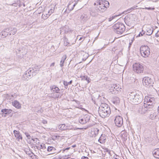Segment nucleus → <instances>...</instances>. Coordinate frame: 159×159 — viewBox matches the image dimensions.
<instances>
[{
  "instance_id": "obj_62",
  "label": "nucleus",
  "mask_w": 159,
  "mask_h": 159,
  "mask_svg": "<svg viewBox=\"0 0 159 159\" xmlns=\"http://www.w3.org/2000/svg\"><path fill=\"white\" fill-rule=\"evenodd\" d=\"M70 148H67L64 151H65L66 150H68L70 149Z\"/></svg>"
},
{
  "instance_id": "obj_53",
  "label": "nucleus",
  "mask_w": 159,
  "mask_h": 159,
  "mask_svg": "<svg viewBox=\"0 0 159 159\" xmlns=\"http://www.w3.org/2000/svg\"><path fill=\"white\" fill-rule=\"evenodd\" d=\"M132 42H129V48L131 46V44L132 43Z\"/></svg>"
},
{
  "instance_id": "obj_32",
  "label": "nucleus",
  "mask_w": 159,
  "mask_h": 159,
  "mask_svg": "<svg viewBox=\"0 0 159 159\" xmlns=\"http://www.w3.org/2000/svg\"><path fill=\"white\" fill-rule=\"evenodd\" d=\"M82 80H86L88 82V83H89L90 82V79L89 78H88V76L87 75H84L83 76H82Z\"/></svg>"
},
{
  "instance_id": "obj_22",
  "label": "nucleus",
  "mask_w": 159,
  "mask_h": 159,
  "mask_svg": "<svg viewBox=\"0 0 159 159\" xmlns=\"http://www.w3.org/2000/svg\"><path fill=\"white\" fill-rule=\"evenodd\" d=\"M90 14L93 16H96L98 14V11L94 8L91 9L90 11Z\"/></svg>"
},
{
  "instance_id": "obj_15",
  "label": "nucleus",
  "mask_w": 159,
  "mask_h": 159,
  "mask_svg": "<svg viewBox=\"0 0 159 159\" xmlns=\"http://www.w3.org/2000/svg\"><path fill=\"white\" fill-rule=\"evenodd\" d=\"M144 102L148 103H154L155 102V100L153 98L146 97L144 99Z\"/></svg>"
},
{
  "instance_id": "obj_61",
  "label": "nucleus",
  "mask_w": 159,
  "mask_h": 159,
  "mask_svg": "<svg viewBox=\"0 0 159 159\" xmlns=\"http://www.w3.org/2000/svg\"><path fill=\"white\" fill-rule=\"evenodd\" d=\"M39 140L38 139L37 140H36V143H39Z\"/></svg>"
},
{
  "instance_id": "obj_23",
  "label": "nucleus",
  "mask_w": 159,
  "mask_h": 159,
  "mask_svg": "<svg viewBox=\"0 0 159 159\" xmlns=\"http://www.w3.org/2000/svg\"><path fill=\"white\" fill-rule=\"evenodd\" d=\"M12 105L16 108L18 109L20 108L21 107L20 104L16 100H15L12 102Z\"/></svg>"
},
{
  "instance_id": "obj_52",
  "label": "nucleus",
  "mask_w": 159,
  "mask_h": 159,
  "mask_svg": "<svg viewBox=\"0 0 159 159\" xmlns=\"http://www.w3.org/2000/svg\"><path fill=\"white\" fill-rule=\"evenodd\" d=\"M156 36L157 37H159V31H158L157 33L156 34Z\"/></svg>"
},
{
  "instance_id": "obj_43",
  "label": "nucleus",
  "mask_w": 159,
  "mask_h": 159,
  "mask_svg": "<svg viewBox=\"0 0 159 159\" xmlns=\"http://www.w3.org/2000/svg\"><path fill=\"white\" fill-rule=\"evenodd\" d=\"M143 9H148V10H153L155 9L154 7H145L144 8H143Z\"/></svg>"
},
{
  "instance_id": "obj_12",
  "label": "nucleus",
  "mask_w": 159,
  "mask_h": 159,
  "mask_svg": "<svg viewBox=\"0 0 159 159\" xmlns=\"http://www.w3.org/2000/svg\"><path fill=\"white\" fill-rule=\"evenodd\" d=\"M48 152H51L50 154H52L56 153H58L57 150L56 148L52 146H48L47 149Z\"/></svg>"
},
{
  "instance_id": "obj_56",
  "label": "nucleus",
  "mask_w": 159,
  "mask_h": 159,
  "mask_svg": "<svg viewBox=\"0 0 159 159\" xmlns=\"http://www.w3.org/2000/svg\"><path fill=\"white\" fill-rule=\"evenodd\" d=\"M105 151L107 152H109V151L110 150L108 149L107 148L105 149Z\"/></svg>"
},
{
  "instance_id": "obj_17",
  "label": "nucleus",
  "mask_w": 159,
  "mask_h": 159,
  "mask_svg": "<svg viewBox=\"0 0 159 159\" xmlns=\"http://www.w3.org/2000/svg\"><path fill=\"white\" fill-rule=\"evenodd\" d=\"M51 92L52 93H59L60 89L55 85H52L50 87Z\"/></svg>"
},
{
  "instance_id": "obj_47",
  "label": "nucleus",
  "mask_w": 159,
  "mask_h": 159,
  "mask_svg": "<svg viewBox=\"0 0 159 159\" xmlns=\"http://www.w3.org/2000/svg\"><path fill=\"white\" fill-rule=\"evenodd\" d=\"M115 16H112L111 17H110L108 19V21H111L113 19H114Z\"/></svg>"
},
{
  "instance_id": "obj_9",
  "label": "nucleus",
  "mask_w": 159,
  "mask_h": 159,
  "mask_svg": "<svg viewBox=\"0 0 159 159\" xmlns=\"http://www.w3.org/2000/svg\"><path fill=\"white\" fill-rule=\"evenodd\" d=\"M10 30V29L7 28L2 31L0 33V39L5 38L9 34L8 31H9Z\"/></svg>"
},
{
  "instance_id": "obj_36",
  "label": "nucleus",
  "mask_w": 159,
  "mask_h": 159,
  "mask_svg": "<svg viewBox=\"0 0 159 159\" xmlns=\"http://www.w3.org/2000/svg\"><path fill=\"white\" fill-rule=\"evenodd\" d=\"M104 5H105V8H107L109 6V3L108 2V1H104L103 2Z\"/></svg>"
},
{
  "instance_id": "obj_29",
  "label": "nucleus",
  "mask_w": 159,
  "mask_h": 159,
  "mask_svg": "<svg viewBox=\"0 0 159 159\" xmlns=\"http://www.w3.org/2000/svg\"><path fill=\"white\" fill-rule=\"evenodd\" d=\"M58 128L60 130H65L67 129V126L65 124L59 125Z\"/></svg>"
},
{
  "instance_id": "obj_18",
  "label": "nucleus",
  "mask_w": 159,
  "mask_h": 159,
  "mask_svg": "<svg viewBox=\"0 0 159 159\" xmlns=\"http://www.w3.org/2000/svg\"><path fill=\"white\" fill-rule=\"evenodd\" d=\"M152 154L155 158H159V148L155 149L152 151Z\"/></svg>"
},
{
  "instance_id": "obj_31",
  "label": "nucleus",
  "mask_w": 159,
  "mask_h": 159,
  "mask_svg": "<svg viewBox=\"0 0 159 159\" xmlns=\"http://www.w3.org/2000/svg\"><path fill=\"white\" fill-rule=\"evenodd\" d=\"M31 69L30 68L28 70L26 71V72L28 74L30 75H32V77L34 75H36L35 72H34L32 71V70H31Z\"/></svg>"
},
{
  "instance_id": "obj_24",
  "label": "nucleus",
  "mask_w": 159,
  "mask_h": 159,
  "mask_svg": "<svg viewBox=\"0 0 159 159\" xmlns=\"http://www.w3.org/2000/svg\"><path fill=\"white\" fill-rule=\"evenodd\" d=\"M32 77V75L28 74L26 72V71L23 75V80H28Z\"/></svg>"
},
{
  "instance_id": "obj_51",
  "label": "nucleus",
  "mask_w": 159,
  "mask_h": 159,
  "mask_svg": "<svg viewBox=\"0 0 159 159\" xmlns=\"http://www.w3.org/2000/svg\"><path fill=\"white\" fill-rule=\"evenodd\" d=\"M81 159H89V158L87 157L83 156L82 157Z\"/></svg>"
},
{
  "instance_id": "obj_10",
  "label": "nucleus",
  "mask_w": 159,
  "mask_h": 159,
  "mask_svg": "<svg viewBox=\"0 0 159 159\" xmlns=\"http://www.w3.org/2000/svg\"><path fill=\"white\" fill-rule=\"evenodd\" d=\"M69 27L67 25H65V26L62 27L60 28V34H66L68 33L69 31ZM70 31L71 32V30H70Z\"/></svg>"
},
{
  "instance_id": "obj_20",
  "label": "nucleus",
  "mask_w": 159,
  "mask_h": 159,
  "mask_svg": "<svg viewBox=\"0 0 159 159\" xmlns=\"http://www.w3.org/2000/svg\"><path fill=\"white\" fill-rule=\"evenodd\" d=\"M146 34L147 35H151L153 32V28L151 26H148L147 27L146 29Z\"/></svg>"
},
{
  "instance_id": "obj_6",
  "label": "nucleus",
  "mask_w": 159,
  "mask_h": 159,
  "mask_svg": "<svg viewBox=\"0 0 159 159\" xmlns=\"http://www.w3.org/2000/svg\"><path fill=\"white\" fill-rule=\"evenodd\" d=\"M133 68V71L138 74L143 73L144 70L143 65L139 63H135L134 64Z\"/></svg>"
},
{
  "instance_id": "obj_37",
  "label": "nucleus",
  "mask_w": 159,
  "mask_h": 159,
  "mask_svg": "<svg viewBox=\"0 0 159 159\" xmlns=\"http://www.w3.org/2000/svg\"><path fill=\"white\" fill-rule=\"evenodd\" d=\"M148 109V108H147V107H144V105L143 106L141 110V112L142 113H144L145 112L147 111V110Z\"/></svg>"
},
{
  "instance_id": "obj_28",
  "label": "nucleus",
  "mask_w": 159,
  "mask_h": 159,
  "mask_svg": "<svg viewBox=\"0 0 159 159\" xmlns=\"http://www.w3.org/2000/svg\"><path fill=\"white\" fill-rule=\"evenodd\" d=\"M66 58V55H64L61 58V59L60 61V66L62 67L64 65V63L65 61Z\"/></svg>"
},
{
  "instance_id": "obj_55",
  "label": "nucleus",
  "mask_w": 159,
  "mask_h": 159,
  "mask_svg": "<svg viewBox=\"0 0 159 159\" xmlns=\"http://www.w3.org/2000/svg\"><path fill=\"white\" fill-rule=\"evenodd\" d=\"M41 110H38V111H37V112L38 113H42L43 112V110L41 109V108H40Z\"/></svg>"
},
{
  "instance_id": "obj_39",
  "label": "nucleus",
  "mask_w": 159,
  "mask_h": 159,
  "mask_svg": "<svg viewBox=\"0 0 159 159\" xmlns=\"http://www.w3.org/2000/svg\"><path fill=\"white\" fill-rule=\"evenodd\" d=\"M156 114L155 113H153L150 115V118H151L152 120L154 119L156 117Z\"/></svg>"
},
{
  "instance_id": "obj_1",
  "label": "nucleus",
  "mask_w": 159,
  "mask_h": 159,
  "mask_svg": "<svg viewBox=\"0 0 159 159\" xmlns=\"http://www.w3.org/2000/svg\"><path fill=\"white\" fill-rule=\"evenodd\" d=\"M127 97L130 102L132 104L135 105L138 104L140 103L143 99V96L141 93H137L135 92L129 93Z\"/></svg>"
},
{
  "instance_id": "obj_13",
  "label": "nucleus",
  "mask_w": 159,
  "mask_h": 159,
  "mask_svg": "<svg viewBox=\"0 0 159 159\" xmlns=\"http://www.w3.org/2000/svg\"><path fill=\"white\" fill-rule=\"evenodd\" d=\"M99 129L97 128H94L91 130L89 134L90 136L91 137H95L98 134Z\"/></svg>"
},
{
  "instance_id": "obj_26",
  "label": "nucleus",
  "mask_w": 159,
  "mask_h": 159,
  "mask_svg": "<svg viewBox=\"0 0 159 159\" xmlns=\"http://www.w3.org/2000/svg\"><path fill=\"white\" fill-rule=\"evenodd\" d=\"M153 103H148L144 102V107L148 109L152 108L153 107Z\"/></svg>"
},
{
  "instance_id": "obj_63",
  "label": "nucleus",
  "mask_w": 159,
  "mask_h": 159,
  "mask_svg": "<svg viewBox=\"0 0 159 159\" xmlns=\"http://www.w3.org/2000/svg\"><path fill=\"white\" fill-rule=\"evenodd\" d=\"M111 156V151L110 150L109 151V152H107Z\"/></svg>"
},
{
  "instance_id": "obj_46",
  "label": "nucleus",
  "mask_w": 159,
  "mask_h": 159,
  "mask_svg": "<svg viewBox=\"0 0 159 159\" xmlns=\"http://www.w3.org/2000/svg\"><path fill=\"white\" fill-rule=\"evenodd\" d=\"M46 150V146L45 144H43V148L42 149V151L44 152Z\"/></svg>"
},
{
  "instance_id": "obj_4",
  "label": "nucleus",
  "mask_w": 159,
  "mask_h": 159,
  "mask_svg": "<svg viewBox=\"0 0 159 159\" xmlns=\"http://www.w3.org/2000/svg\"><path fill=\"white\" fill-rule=\"evenodd\" d=\"M140 50L141 56L144 57H148L150 55V48L147 45L141 46L140 48Z\"/></svg>"
},
{
  "instance_id": "obj_48",
  "label": "nucleus",
  "mask_w": 159,
  "mask_h": 159,
  "mask_svg": "<svg viewBox=\"0 0 159 159\" xmlns=\"http://www.w3.org/2000/svg\"><path fill=\"white\" fill-rule=\"evenodd\" d=\"M76 4H77V3H75V4H73L72 5L73 7H72L70 9V11H72L74 7H75V5H76Z\"/></svg>"
},
{
  "instance_id": "obj_42",
  "label": "nucleus",
  "mask_w": 159,
  "mask_h": 159,
  "mask_svg": "<svg viewBox=\"0 0 159 159\" xmlns=\"http://www.w3.org/2000/svg\"><path fill=\"white\" fill-rule=\"evenodd\" d=\"M54 8L51 9L48 11V14L51 15L54 11Z\"/></svg>"
},
{
  "instance_id": "obj_8",
  "label": "nucleus",
  "mask_w": 159,
  "mask_h": 159,
  "mask_svg": "<svg viewBox=\"0 0 159 159\" xmlns=\"http://www.w3.org/2000/svg\"><path fill=\"white\" fill-rule=\"evenodd\" d=\"M90 120V117L89 115H85L83 117H80L79 119V122L82 124H84L89 122Z\"/></svg>"
},
{
  "instance_id": "obj_59",
  "label": "nucleus",
  "mask_w": 159,
  "mask_h": 159,
  "mask_svg": "<svg viewBox=\"0 0 159 159\" xmlns=\"http://www.w3.org/2000/svg\"><path fill=\"white\" fill-rule=\"evenodd\" d=\"M134 40V37H133V38H132V39H131L130 40V42H132L133 43Z\"/></svg>"
},
{
  "instance_id": "obj_57",
  "label": "nucleus",
  "mask_w": 159,
  "mask_h": 159,
  "mask_svg": "<svg viewBox=\"0 0 159 159\" xmlns=\"http://www.w3.org/2000/svg\"><path fill=\"white\" fill-rule=\"evenodd\" d=\"M118 157H119V156H117V155H116L115 157H114V159H119L118 158Z\"/></svg>"
},
{
  "instance_id": "obj_64",
  "label": "nucleus",
  "mask_w": 159,
  "mask_h": 159,
  "mask_svg": "<svg viewBox=\"0 0 159 159\" xmlns=\"http://www.w3.org/2000/svg\"><path fill=\"white\" fill-rule=\"evenodd\" d=\"M71 5V3H69L68 6V8H69V7H70V6Z\"/></svg>"
},
{
  "instance_id": "obj_11",
  "label": "nucleus",
  "mask_w": 159,
  "mask_h": 159,
  "mask_svg": "<svg viewBox=\"0 0 159 159\" xmlns=\"http://www.w3.org/2000/svg\"><path fill=\"white\" fill-rule=\"evenodd\" d=\"M97 7L99 11L103 12L105 8V5H104L103 2L102 3L101 2H97Z\"/></svg>"
},
{
  "instance_id": "obj_35",
  "label": "nucleus",
  "mask_w": 159,
  "mask_h": 159,
  "mask_svg": "<svg viewBox=\"0 0 159 159\" xmlns=\"http://www.w3.org/2000/svg\"><path fill=\"white\" fill-rule=\"evenodd\" d=\"M64 45L65 46H68L69 43L68 42V39L66 38H64Z\"/></svg>"
},
{
  "instance_id": "obj_2",
  "label": "nucleus",
  "mask_w": 159,
  "mask_h": 159,
  "mask_svg": "<svg viewBox=\"0 0 159 159\" xmlns=\"http://www.w3.org/2000/svg\"><path fill=\"white\" fill-rule=\"evenodd\" d=\"M111 110L109 106L105 103H102L99 108L98 112L100 116L102 118L109 116Z\"/></svg>"
},
{
  "instance_id": "obj_41",
  "label": "nucleus",
  "mask_w": 159,
  "mask_h": 159,
  "mask_svg": "<svg viewBox=\"0 0 159 159\" xmlns=\"http://www.w3.org/2000/svg\"><path fill=\"white\" fill-rule=\"evenodd\" d=\"M25 134L28 139H30L31 138V136L28 133L26 132Z\"/></svg>"
},
{
  "instance_id": "obj_14",
  "label": "nucleus",
  "mask_w": 159,
  "mask_h": 159,
  "mask_svg": "<svg viewBox=\"0 0 159 159\" xmlns=\"http://www.w3.org/2000/svg\"><path fill=\"white\" fill-rule=\"evenodd\" d=\"M15 137L16 138L17 140L19 141L20 139L22 140V137L21 134L19 131L14 130L13 131Z\"/></svg>"
},
{
  "instance_id": "obj_19",
  "label": "nucleus",
  "mask_w": 159,
  "mask_h": 159,
  "mask_svg": "<svg viewBox=\"0 0 159 159\" xmlns=\"http://www.w3.org/2000/svg\"><path fill=\"white\" fill-rule=\"evenodd\" d=\"M41 67L39 66H37L36 65H33L32 67L31 68V70H32V71L34 72H35V74L37 73V71L39 70L40 69Z\"/></svg>"
},
{
  "instance_id": "obj_25",
  "label": "nucleus",
  "mask_w": 159,
  "mask_h": 159,
  "mask_svg": "<svg viewBox=\"0 0 159 159\" xmlns=\"http://www.w3.org/2000/svg\"><path fill=\"white\" fill-rule=\"evenodd\" d=\"M121 88L119 87V85H117L116 84H114L112 87V89H113V91H116L118 92L120 91Z\"/></svg>"
},
{
  "instance_id": "obj_60",
  "label": "nucleus",
  "mask_w": 159,
  "mask_h": 159,
  "mask_svg": "<svg viewBox=\"0 0 159 159\" xmlns=\"http://www.w3.org/2000/svg\"><path fill=\"white\" fill-rule=\"evenodd\" d=\"M72 80H70L69 82H68V84L69 85L71 84L72 83Z\"/></svg>"
},
{
  "instance_id": "obj_58",
  "label": "nucleus",
  "mask_w": 159,
  "mask_h": 159,
  "mask_svg": "<svg viewBox=\"0 0 159 159\" xmlns=\"http://www.w3.org/2000/svg\"><path fill=\"white\" fill-rule=\"evenodd\" d=\"M17 5V4L16 3H13L12 4V6H15V7H16Z\"/></svg>"
},
{
  "instance_id": "obj_5",
  "label": "nucleus",
  "mask_w": 159,
  "mask_h": 159,
  "mask_svg": "<svg viewBox=\"0 0 159 159\" xmlns=\"http://www.w3.org/2000/svg\"><path fill=\"white\" fill-rule=\"evenodd\" d=\"M143 84L144 86L149 88L153 87L154 83L152 79L148 77H145L143 79Z\"/></svg>"
},
{
  "instance_id": "obj_33",
  "label": "nucleus",
  "mask_w": 159,
  "mask_h": 159,
  "mask_svg": "<svg viewBox=\"0 0 159 159\" xmlns=\"http://www.w3.org/2000/svg\"><path fill=\"white\" fill-rule=\"evenodd\" d=\"M50 14H43L42 16V18L44 20L47 19L50 16Z\"/></svg>"
},
{
  "instance_id": "obj_7",
  "label": "nucleus",
  "mask_w": 159,
  "mask_h": 159,
  "mask_svg": "<svg viewBox=\"0 0 159 159\" xmlns=\"http://www.w3.org/2000/svg\"><path fill=\"white\" fill-rule=\"evenodd\" d=\"M115 123L116 125L120 127L123 124L122 118L120 116H116L115 120Z\"/></svg>"
},
{
  "instance_id": "obj_54",
  "label": "nucleus",
  "mask_w": 159,
  "mask_h": 159,
  "mask_svg": "<svg viewBox=\"0 0 159 159\" xmlns=\"http://www.w3.org/2000/svg\"><path fill=\"white\" fill-rule=\"evenodd\" d=\"M54 65H55V63L54 62H53L51 64V65H50V67H51V66H54Z\"/></svg>"
},
{
  "instance_id": "obj_40",
  "label": "nucleus",
  "mask_w": 159,
  "mask_h": 159,
  "mask_svg": "<svg viewBox=\"0 0 159 159\" xmlns=\"http://www.w3.org/2000/svg\"><path fill=\"white\" fill-rule=\"evenodd\" d=\"M63 84L65 86V88L66 89H67L68 87V85H69L68 84V82L66 81H63Z\"/></svg>"
},
{
  "instance_id": "obj_44",
  "label": "nucleus",
  "mask_w": 159,
  "mask_h": 159,
  "mask_svg": "<svg viewBox=\"0 0 159 159\" xmlns=\"http://www.w3.org/2000/svg\"><path fill=\"white\" fill-rule=\"evenodd\" d=\"M145 34V31H143V30H142L141 32H140L139 33V36H142L144 34Z\"/></svg>"
},
{
  "instance_id": "obj_27",
  "label": "nucleus",
  "mask_w": 159,
  "mask_h": 159,
  "mask_svg": "<svg viewBox=\"0 0 159 159\" xmlns=\"http://www.w3.org/2000/svg\"><path fill=\"white\" fill-rule=\"evenodd\" d=\"M8 28L10 29V30L8 31L9 35H11V34L14 35L17 31L16 28H13L11 27Z\"/></svg>"
},
{
  "instance_id": "obj_38",
  "label": "nucleus",
  "mask_w": 159,
  "mask_h": 159,
  "mask_svg": "<svg viewBox=\"0 0 159 159\" xmlns=\"http://www.w3.org/2000/svg\"><path fill=\"white\" fill-rule=\"evenodd\" d=\"M81 20L83 21H85L86 20V16L85 14H83L81 17Z\"/></svg>"
},
{
  "instance_id": "obj_16",
  "label": "nucleus",
  "mask_w": 159,
  "mask_h": 159,
  "mask_svg": "<svg viewBox=\"0 0 159 159\" xmlns=\"http://www.w3.org/2000/svg\"><path fill=\"white\" fill-rule=\"evenodd\" d=\"M107 136L105 134H102L98 141L101 143H103L105 142Z\"/></svg>"
},
{
  "instance_id": "obj_34",
  "label": "nucleus",
  "mask_w": 159,
  "mask_h": 159,
  "mask_svg": "<svg viewBox=\"0 0 159 159\" xmlns=\"http://www.w3.org/2000/svg\"><path fill=\"white\" fill-rule=\"evenodd\" d=\"M132 11L131 8H129V9H127V10H126L124 11H123L121 14H126V13H129V12H130L131 11ZM121 15V14H120V15H116V16H119L120 15Z\"/></svg>"
},
{
  "instance_id": "obj_21",
  "label": "nucleus",
  "mask_w": 159,
  "mask_h": 159,
  "mask_svg": "<svg viewBox=\"0 0 159 159\" xmlns=\"http://www.w3.org/2000/svg\"><path fill=\"white\" fill-rule=\"evenodd\" d=\"M112 102L113 104L115 105H117L120 103V100L119 98L115 96L112 99Z\"/></svg>"
},
{
  "instance_id": "obj_50",
  "label": "nucleus",
  "mask_w": 159,
  "mask_h": 159,
  "mask_svg": "<svg viewBox=\"0 0 159 159\" xmlns=\"http://www.w3.org/2000/svg\"><path fill=\"white\" fill-rule=\"evenodd\" d=\"M137 7V6H134L133 7H131L130 8H131V10H133L135 9V8L136 7Z\"/></svg>"
},
{
  "instance_id": "obj_49",
  "label": "nucleus",
  "mask_w": 159,
  "mask_h": 159,
  "mask_svg": "<svg viewBox=\"0 0 159 159\" xmlns=\"http://www.w3.org/2000/svg\"><path fill=\"white\" fill-rule=\"evenodd\" d=\"M40 150L41 152H42V149L43 148V144H41L39 147Z\"/></svg>"
},
{
  "instance_id": "obj_3",
  "label": "nucleus",
  "mask_w": 159,
  "mask_h": 159,
  "mask_svg": "<svg viewBox=\"0 0 159 159\" xmlns=\"http://www.w3.org/2000/svg\"><path fill=\"white\" fill-rule=\"evenodd\" d=\"M113 27L115 32L119 34H122L125 30V25L120 22L116 23L113 26Z\"/></svg>"
},
{
  "instance_id": "obj_45",
  "label": "nucleus",
  "mask_w": 159,
  "mask_h": 159,
  "mask_svg": "<svg viewBox=\"0 0 159 159\" xmlns=\"http://www.w3.org/2000/svg\"><path fill=\"white\" fill-rule=\"evenodd\" d=\"M60 96V94H53V98H59V97Z\"/></svg>"
},
{
  "instance_id": "obj_30",
  "label": "nucleus",
  "mask_w": 159,
  "mask_h": 159,
  "mask_svg": "<svg viewBox=\"0 0 159 159\" xmlns=\"http://www.w3.org/2000/svg\"><path fill=\"white\" fill-rule=\"evenodd\" d=\"M11 111L12 110L11 109H2L1 110V112L2 113H4L5 114H9L11 113Z\"/></svg>"
}]
</instances>
